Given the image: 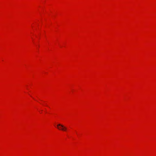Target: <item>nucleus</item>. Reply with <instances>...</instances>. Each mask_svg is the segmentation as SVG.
Segmentation results:
<instances>
[{
	"label": "nucleus",
	"instance_id": "obj_1",
	"mask_svg": "<svg viewBox=\"0 0 156 156\" xmlns=\"http://www.w3.org/2000/svg\"><path fill=\"white\" fill-rule=\"evenodd\" d=\"M58 129L60 130H63V131H66L67 130V128L61 124H58L57 125Z\"/></svg>",
	"mask_w": 156,
	"mask_h": 156
}]
</instances>
